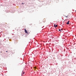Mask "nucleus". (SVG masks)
<instances>
[{
    "instance_id": "f257e3e1",
    "label": "nucleus",
    "mask_w": 76,
    "mask_h": 76,
    "mask_svg": "<svg viewBox=\"0 0 76 76\" xmlns=\"http://www.w3.org/2000/svg\"><path fill=\"white\" fill-rule=\"evenodd\" d=\"M25 33H26L27 34H28V35H29V33H28V32L26 30H25Z\"/></svg>"
},
{
    "instance_id": "f03ea898",
    "label": "nucleus",
    "mask_w": 76,
    "mask_h": 76,
    "mask_svg": "<svg viewBox=\"0 0 76 76\" xmlns=\"http://www.w3.org/2000/svg\"><path fill=\"white\" fill-rule=\"evenodd\" d=\"M66 17H68V18H69L70 17V16L68 15L67 16H65Z\"/></svg>"
},
{
    "instance_id": "7ed1b4c3",
    "label": "nucleus",
    "mask_w": 76,
    "mask_h": 76,
    "mask_svg": "<svg viewBox=\"0 0 76 76\" xmlns=\"http://www.w3.org/2000/svg\"><path fill=\"white\" fill-rule=\"evenodd\" d=\"M24 74H25V72L22 71V72L21 74V76H22V75H24Z\"/></svg>"
},
{
    "instance_id": "20e7f679",
    "label": "nucleus",
    "mask_w": 76,
    "mask_h": 76,
    "mask_svg": "<svg viewBox=\"0 0 76 76\" xmlns=\"http://www.w3.org/2000/svg\"><path fill=\"white\" fill-rule=\"evenodd\" d=\"M58 25H56V24H54V26L55 27H57Z\"/></svg>"
},
{
    "instance_id": "39448f33",
    "label": "nucleus",
    "mask_w": 76,
    "mask_h": 76,
    "mask_svg": "<svg viewBox=\"0 0 76 76\" xmlns=\"http://www.w3.org/2000/svg\"><path fill=\"white\" fill-rule=\"evenodd\" d=\"M69 21H68L66 23V24H69Z\"/></svg>"
},
{
    "instance_id": "423d86ee",
    "label": "nucleus",
    "mask_w": 76,
    "mask_h": 76,
    "mask_svg": "<svg viewBox=\"0 0 76 76\" xmlns=\"http://www.w3.org/2000/svg\"><path fill=\"white\" fill-rule=\"evenodd\" d=\"M43 22H45V20H43Z\"/></svg>"
},
{
    "instance_id": "0eeeda50",
    "label": "nucleus",
    "mask_w": 76,
    "mask_h": 76,
    "mask_svg": "<svg viewBox=\"0 0 76 76\" xmlns=\"http://www.w3.org/2000/svg\"><path fill=\"white\" fill-rule=\"evenodd\" d=\"M32 25V24H29V25L31 26Z\"/></svg>"
},
{
    "instance_id": "6e6552de",
    "label": "nucleus",
    "mask_w": 76,
    "mask_h": 76,
    "mask_svg": "<svg viewBox=\"0 0 76 76\" xmlns=\"http://www.w3.org/2000/svg\"><path fill=\"white\" fill-rule=\"evenodd\" d=\"M22 4H23V3H22Z\"/></svg>"
},
{
    "instance_id": "1a4fd4ad",
    "label": "nucleus",
    "mask_w": 76,
    "mask_h": 76,
    "mask_svg": "<svg viewBox=\"0 0 76 76\" xmlns=\"http://www.w3.org/2000/svg\"><path fill=\"white\" fill-rule=\"evenodd\" d=\"M59 31H61V30H60V29H59Z\"/></svg>"
},
{
    "instance_id": "9d476101",
    "label": "nucleus",
    "mask_w": 76,
    "mask_h": 76,
    "mask_svg": "<svg viewBox=\"0 0 76 76\" xmlns=\"http://www.w3.org/2000/svg\"><path fill=\"white\" fill-rule=\"evenodd\" d=\"M9 40L10 41H11V40L10 39H9Z\"/></svg>"
},
{
    "instance_id": "9b49d317",
    "label": "nucleus",
    "mask_w": 76,
    "mask_h": 76,
    "mask_svg": "<svg viewBox=\"0 0 76 76\" xmlns=\"http://www.w3.org/2000/svg\"><path fill=\"white\" fill-rule=\"evenodd\" d=\"M7 51H6V52H7Z\"/></svg>"
},
{
    "instance_id": "f8f14e48",
    "label": "nucleus",
    "mask_w": 76,
    "mask_h": 76,
    "mask_svg": "<svg viewBox=\"0 0 76 76\" xmlns=\"http://www.w3.org/2000/svg\"><path fill=\"white\" fill-rule=\"evenodd\" d=\"M8 39H9V37H8Z\"/></svg>"
},
{
    "instance_id": "ddd939ff",
    "label": "nucleus",
    "mask_w": 76,
    "mask_h": 76,
    "mask_svg": "<svg viewBox=\"0 0 76 76\" xmlns=\"http://www.w3.org/2000/svg\"><path fill=\"white\" fill-rule=\"evenodd\" d=\"M42 28H43V27H42Z\"/></svg>"
},
{
    "instance_id": "4468645a",
    "label": "nucleus",
    "mask_w": 76,
    "mask_h": 76,
    "mask_svg": "<svg viewBox=\"0 0 76 76\" xmlns=\"http://www.w3.org/2000/svg\"><path fill=\"white\" fill-rule=\"evenodd\" d=\"M1 59V58H0V60Z\"/></svg>"
},
{
    "instance_id": "2eb2a0df",
    "label": "nucleus",
    "mask_w": 76,
    "mask_h": 76,
    "mask_svg": "<svg viewBox=\"0 0 76 76\" xmlns=\"http://www.w3.org/2000/svg\"><path fill=\"white\" fill-rule=\"evenodd\" d=\"M75 11H76V10H75Z\"/></svg>"
}]
</instances>
